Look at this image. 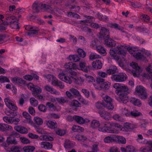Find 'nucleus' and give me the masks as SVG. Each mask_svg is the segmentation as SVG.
<instances>
[{"mask_svg":"<svg viewBox=\"0 0 152 152\" xmlns=\"http://www.w3.org/2000/svg\"><path fill=\"white\" fill-rule=\"evenodd\" d=\"M61 0H54L51 2L50 5L41 3L38 4L34 3L32 5V9L34 12L38 13L39 12V8H40L45 11L49 12H52L54 10H57V8L60 5Z\"/></svg>","mask_w":152,"mask_h":152,"instance_id":"1","label":"nucleus"},{"mask_svg":"<svg viewBox=\"0 0 152 152\" xmlns=\"http://www.w3.org/2000/svg\"><path fill=\"white\" fill-rule=\"evenodd\" d=\"M113 87L116 90V93L119 96L116 97V99L120 102L126 103L128 99L127 95L129 93L127 86L121 84L115 83L113 85Z\"/></svg>","mask_w":152,"mask_h":152,"instance_id":"2","label":"nucleus"},{"mask_svg":"<svg viewBox=\"0 0 152 152\" xmlns=\"http://www.w3.org/2000/svg\"><path fill=\"white\" fill-rule=\"evenodd\" d=\"M120 127L121 126L119 124L112 122H107L105 123L103 126L99 127L98 130L103 132L118 134L119 132V131L116 128Z\"/></svg>","mask_w":152,"mask_h":152,"instance_id":"3","label":"nucleus"},{"mask_svg":"<svg viewBox=\"0 0 152 152\" xmlns=\"http://www.w3.org/2000/svg\"><path fill=\"white\" fill-rule=\"evenodd\" d=\"M126 46L119 44L113 50H110V55L111 56L116 60H118L120 56H125L126 53V51L124 50Z\"/></svg>","mask_w":152,"mask_h":152,"instance_id":"4","label":"nucleus"},{"mask_svg":"<svg viewBox=\"0 0 152 152\" xmlns=\"http://www.w3.org/2000/svg\"><path fill=\"white\" fill-rule=\"evenodd\" d=\"M134 94L138 96L142 99L147 98L148 95L146 89L142 86H137L135 89Z\"/></svg>","mask_w":152,"mask_h":152,"instance_id":"5","label":"nucleus"},{"mask_svg":"<svg viewBox=\"0 0 152 152\" xmlns=\"http://www.w3.org/2000/svg\"><path fill=\"white\" fill-rule=\"evenodd\" d=\"M127 78V75L124 73H120L117 74L113 75L111 77L112 80L119 82L125 81Z\"/></svg>","mask_w":152,"mask_h":152,"instance_id":"6","label":"nucleus"},{"mask_svg":"<svg viewBox=\"0 0 152 152\" xmlns=\"http://www.w3.org/2000/svg\"><path fill=\"white\" fill-rule=\"evenodd\" d=\"M25 28L26 30L28 31L26 33L30 37H32L34 35L37 34L39 31L38 28L29 25L26 26Z\"/></svg>","mask_w":152,"mask_h":152,"instance_id":"7","label":"nucleus"},{"mask_svg":"<svg viewBox=\"0 0 152 152\" xmlns=\"http://www.w3.org/2000/svg\"><path fill=\"white\" fill-rule=\"evenodd\" d=\"M4 101L6 106L10 109L13 111L17 110L18 108L16 105L13 101L10 100L9 98H6Z\"/></svg>","mask_w":152,"mask_h":152,"instance_id":"8","label":"nucleus"},{"mask_svg":"<svg viewBox=\"0 0 152 152\" xmlns=\"http://www.w3.org/2000/svg\"><path fill=\"white\" fill-rule=\"evenodd\" d=\"M41 91L42 89L40 87L35 86L34 90L32 91V94L35 97H37L39 99L44 100L43 96L40 94Z\"/></svg>","mask_w":152,"mask_h":152,"instance_id":"9","label":"nucleus"},{"mask_svg":"<svg viewBox=\"0 0 152 152\" xmlns=\"http://www.w3.org/2000/svg\"><path fill=\"white\" fill-rule=\"evenodd\" d=\"M58 77L61 80L69 84L71 83V79H73L72 76H66L65 74L63 72L60 73L58 75Z\"/></svg>","mask_w":152,"mask_h":152,"instance_id":"10","label":"nucleus"},{"mask_svg":"<svg viewBox=\"0 0 152 152\" xmlns=\"http://www.w3.org/2000/svg\"><path fill=\"white\" fill-rule=\"evenodd\" d=\"M39 144L42 148L45 150H50L53 147L52 144L51 143L46 141H43L41 142Z\"/></svg>","mask_w":152,"mask_h":152,"instance_id":"11","label":"nucleus"},{"mask_svg":"<svg viewBox=\"0 0 152 152\" xmlns=\"http://www.w3.org/2000/svg\"><path fill=\"white\" fill-rule=\"evenodd\" d=\"M44 89L46 91L50 92L51 94L59 95L60 93L56 90L54 88L49 85H46L44 87Z\"/></svg>","mask_w":152,"mask_h":152,"instance_id":"12","label":"nucleus"},{"mask_svg":"<svg viewBox=\"0 0 152 152\" xmlns=\"http://www.w3.org/2000/svg\"><path fill=\"white\" fill-rule=\"evenodd\" d=\"M14 129L19 132L20 133L24 134L28 132V130L25 127L20 126L17 125L14 127Z\"/></svg>","mask_w":152,"mask_h":152,"instance_id":"13","label":"nucleus"},{"mask_svg":"<svg viewBox=\"0 0 152 152\" xmlns=\"http://www.w3.org/2000/svg\"><path fill=\"white\" fill-rule=\"evenodd\" d=\"M105 44L109 47L115 46V42L110 38V36L108 38H105Z\"/></svg>","mask_w":152,"mask_h":152,"instance_id":"14","label":"nucleus"},{"mask_svg":"<svg viewBox=\"0 0 152 152\" xmlns=\"http://www.w3.org/2000/svg\"><path fill=\"white\" fill-rule=\"evenodd\" d=\"M64 67L65 68L68 69V70H70L72 69H75L78 68V66L77 65L73 63L72 62L65 64Z\"/></svg>","mask_w":152,"mask_h":152,"instance_id":"15","label":"nucleus"},{"mask_svg":"<svg viewBox=\"0 0 152 152\" xmlns=\"http://www.w3.org/2000/svg\"><path fill=\"white\" fill-rule=\"evenodd\" d=\"M69 91L72 92V93L75 96L77 97H80L79 98V99H81L80 101L82 103H84V102L85 101V100L83 99H82L80 98L81 95L79 92L76 89L74 88H71Z\"/></svg>","mask_w":152,"mask_h":152,"instance_id":"16","label":"nucleus"},{"mask_svg":"<svg viewBox=\"0 0 152 152\" xmlns=\"http://www.w3.org/2000/svg\"><path fill=\"white\" fill-rule=\"evenodd\" d=\"M23 117L26 118L24 121L25 123H28L30 124H32L33 121L31 119V116L28 113L26 112H24L23 113Z\"/></svg>","mask_w":152,"mask_h":152,"instance_id":"17","label":"nucleus"},{"mask_svg":"<svg viewBox=\"0 0 152 152\" xmlns=\"http://www.w3.org/2000/svg\"><path fill=\"white\" fill-rule=\"evenodd\" d=\"M12 81L15 85H19L20 84H24L25 81L20 77H15L12 78Z\"/></svg>","mask_w":152,"mask_h":152,"instance_id":"18","label":"nucleus"},{"mask_svg":"<svg viewBox=\"0 0 152 152\" xmlns=\"http://www.w3.org/2000/svg\"><path fill=\"white\" fill-rule=\"evenodd\" d=\"M99 113L101 117L106 120H108L110 118V114L104 110L99 111Z\"/></svg>","mask_w":152,"mask_h":152,"instance_id":"19","label":"nucleus"},{"mask_svg":"<svg viewBox=\"0 0 152 152\" xmlns=\"http://www.w3.org/2000/svg\"><path fill=\"white\" fill-rule=\"evenodd\" d=\"M93 67L95 69H101L102 66V63L101 61L98 60L92 63Z\"/></svg>","mask_w":152,"mask_h":152,"instance_id":"20","label":"nucleus"},{"mask_svg":"<svg viewBox=\"0 0 152 152\" xmlns=\"http://www.w3.org/2000/svg\"><path fill=\"white\" fill-rule=\"evenodd\" d=\"M100 34L101 36L103 37L104 39L109 37V31L105 28H102L100 31Z\"/></svg>","mask_w":152,"mask_h":152,"instance_id":"21","label":"nucleus"},{"mask_svg":"<svg viewBox=\"0 0 152 152\" xmlns=\"http://www.w3.org/2000/svg\"><path fill=\"white\" fill-rule=\"evenodd\" d=\"M47 126L49 128L51 129H54L57 126V124L56 122H54L51 121H46Z\"/></svg>","mask_w":152,"mask_h":152,"instance_id":"22","label":"nucleus"},{"mask_svg":"<svg viewBox=\"0 0 152 152\" xmlns=\"http://www.w3.org/2000/svg\"><path fill=\"white\" fill-rule=\"evenodd\" d=\"M10 25L11 28L15 29H19L20 28L18 25V23L16 19L11 20L10 22Z\"/></svg>","mask_w":152,"mask_h":152,"instance_id":"23","label":"nucleus"},{"mask_svg":"<svg viewBox=\"0 0 152 152\" xmlns=\"http://www.w3.org/2000/svg\"><path fill=\"white\" fill-rule=\"evenodd\" d=\"M81 105L80 103L76 100H73L69 102L70 106L75 109L80 107Z\"/></svg>","mask_w":152,"mask_h":152,"instance_id":"24","label":"nucleus"},{"mask_svg":"<svg viewBox=\"0 0 152 152\" xmlns=\"http://www.w3.org/2000/svg\"><path fill=\"white\" fill-rule=\"evenodd\" d=\"M73 79H72L71 83L73 81L74 83L77 84L81 85L83 83L85 80L83 78L80 77L79 78H75L72 76Z\"/></svg>","mask_w":152,"mask_h":152,"instance_id":"25","label":"nucleus"},{"mask_svg":"<svg viewBox=\"0 0 152 152\" xmlns=\"http://www.w3.org/2000/svg\"><path fill=\"white\" fill-rule=\"evenodd\" d=\"M130 102L134 105L140 107L142 103L140 100L134 97H132L130 98Z\"/></svg>","mask_w":152,"mask_h":152,"instance_id":"26","label":"nucleus"},{"mask_svg":"<svg viewBox=\"0 0 152 152\" xmlns=\"http://www.w3.org/2000/svg\"><path fill=\"white\" fill-rule=\"evenodd\" d=\"M134 57L137 60L142 61L146 60V57L140 52H136L135 54H134Z\"/></svg>","mask_w":152,"mask_h":152,"instance_id":"27","label":"nucleus"},{"mask_svg":"<svg viewBox=\"0 0 152 152\" xmlns=\"http://www.w3.org/2000/svg\"><path fill=\"white\" fill-rule=\"evenodd\" d=\"M115 141H117L119 143L125 144L126 143L125 138L121 136L115 135Z\"/></svg>","mask_w":152,"mask_h":152,"instance_id":"28","label":"nucleus"},{"mask_svg":"<svg viewBox=\"0 0 152 152\" xmlns=\"http://www.w3.org/2000/svg\"><path fill=\"white\" fill-rule=\"evenodd\" d=\"M21 151V148L19 146H12L7 150L9 152H20Z\"/></svg>","mask_w":152,"mask_h":152,"instance_id":"29","label":"nucleus"},{"mask_svg":"<svg viewBox=\"0 0 152 152\" xmlns=\"http://www.w3.org/2000/svg\"><path fill=\"white\" fill-rule=\"evenodd\" d=\"M74 120L78 124H83L85 122V120L82 117L79 116L74 115Z\"/></svg>","mask_w":152,"mask_h":152,"instance_id":"30","label":"nucleus"},{"mask_svg":"<svg viewBox=\"0 0 152 152\" xmlns=\"http://www.w3.org/2000/svg\"><path fill=\"white\" fill-rule=\"evenodd\" d=\"M18 142L16 138L12 137H8L6 140V142L10 144L16 145L18 144Z\"/></svg>","mask_w":152,"mask_h":152,"instance_id":"31","label":"nucleus"},{"mask_svg":"<svg viewBox=\"0 0 152 152\" xmlns=\"http://www.w3.org/2000/svg\"><path fill=\"white\" fill-rule=\"evenodd\" d=\"M115 135H113L112 136H108L105 137L104 139V142L107 143H110L114 142L115 141Z\"/></svg>","mask_w":152,"mask_h":152,"instance_id":"32","label":"nucleus"},{"mask_svg":"<svg viewBox=\"0 0 152 152\" xmlns=\"http://www.w3.org/2000/svg\"><path fill=\"white\" fill-rule=\"evenodd\" d=\"M110 27L112 28H114L115 29H118L120 30L123 33H126V32L124 31L123 30V28L120 26L117 23L111 24L110 25Z\"/></svg>","mask_w":152,"mask_h":152,"instance_id":"33","label":"nucleus"},{"mask_svg":"<svg viewBox=\"0 0 152 152\" xmlns=\"http://www.w3.org/2000/svg\"><path fill=\"white\" fill-rule=\"evenodd\" d=\"M97 52L100 54H103L104 56L106 54V51L104 48L101 45H98L96 49Z\"/></svg>","mask_w":152,"mask_h":152,"instance_id":"34","label":"nucleus"},{"mask_svg":"<svg viewBox=\"0 0 152 152\" xmlns=\"http://www.w3.org/2000/svg\"><path fill=\"white\" fill-rule=\"evenodd\" d=\"M35 149L34 146H25L23 148V150L24 152H33Z\"/></svg>","mask_w":152,"mask_h":152,"instance_id":"35","label":"nucleus"},{"mask_svg":"<svg viewBox=\"0 0 152 152\" xmlns=\"http://www.w3.org/2000/svg\"><path fill=\"white\" fill-rule=\"evenodd\" d=\"M121 114L123 116L129 117L130 111L126 107L122 108L120 110Z\"/></svg>","mask_w":152,"mask_h":152,"instance_id":"36","label":"nucleus"},{"mask_svg":"<svg viewBox=\"0 0 152 152\" xmlns=\"http://www.w3.org/2000/svg\"><path fill=\"white\" fill-rule=\"evenodd\" d=\"M56 99L59 103L61 104H64L68 102V100L66 97H57L56 98Z\"/></svg>","mask_w":152,"mask_h":152,"instance_id":"37","label":"nucleus"},{"mask_svg":"<svg viewBox=\"0 0 152 152\" xmlns=\"http://www.w3.org/2000/svg\"><path fill=\"white\" fill-rule=\"evenodd\" d=\"M79 66L81 70L85 72H88V68L86 66V64L85 62H80L79 63Z\"/></svg>","mask_w":152,"mask_h":152,"instance_id":"38","label":"nucleus"},{"mask_svg":"<svg viewBox=\"0 0 152 152\" xmlns=\"http://www.w3.org/2000/svg\"><path fill=\"white\" fill-rule=\"evenodd\" d=\"M100 124L99 121L93 120L91 122V127L93 128H96L100 126Z\"/></svg>","mask_w":152,"mask_h":152,"instance_id":"39","label":"nucleus"},{"mask_svg":"<svg viewBox=\"0 0 152 152\" xmlns=\"http://www.w3.org/2000/svg\"><path fill=\"white\" fill-rule=\"evenodd\" d=\"M117 70V69L115 66H111L110 68L107 70V73L109 74H112L115 73Z\"/></svg>","mask_w":152,"mask_h":152,"instance_id":"40","label":"nucleus"},{"mask_svg":"<svg viewBox=\"0 0 152 152\" xmlns=\"http://www.w3.org/2000/svg\"><path fill=\"white\" fill-rule=\"evenodd\" d=\"M141 114L136 110L130 112L129 117H136L140 116Z\"/></svg>","mask_w":152,"mask_h":152,"instance_id":"41","label":"nucleus"},{"mask_svg":"<svg viewBox=\"0 0 152 152\" xmlns=\"http://www.w3.org/2000/svg\"><path fill=\"white\" fill-rule=\"evenodd\" d=\"M69 58L71 61L75 62L78 61L80 60V58L77 55H70Z\"/></svg>","mask_w":152,"mask_h":152,"instance_id":"42","label":"nucleus"},{"mask_svg":"<svg viewBox=\"0 0 152 152\" xmlns=\"http://www.w3.org/2000/svg\"><path fill=\"white\" fill-rule=\"evenodd\" d=\"M72 143L68 140H66L65 142L64 146L66 148H72L73 146Z\"/></svg>","mask_w":152,"mask_h":152,"instance_id":"43","label":"nucleus"},{"mask_svg":"<svg viewBox=\"0 0 152 152\" xmlns=\"http://www.w3.org/2000/svg\"><path fill=\"white\" fill-rule=\"evenodd\" d=\"M102 96L104 102H106V104L112 102V99L108 96L103 94Z\"/></svg>","mask_w":152,"mask_h":152,"instance_id":"44","label":"nucleus"},{"mask_svg":"<svg viewBox=\"0 0 152 152\" xmlns=\"http://www.w3.org/2000/svg\"><path fill=\"white\" fill-rule=\"evenodd\" d=\"M110 83L108 82H105L102 83V89H103L105 90H108L110 88Z\"/></svg>","mask_w":152,"mask_h":152,"instance_id":"45","label":"nucleus"},{"mask_svg":"<svg viewBox=\"0 0 152 152\" xmlns=\"http://www.w3.org/2000/svg\"><path fill=\"white\" fill-rule=\"evenodd\" d=\"M124 126L125 128L127 129H133L135 128V126L133 124L128 123H125L124 124Z\"/></svg>","mask_w":152,"mask_h":152,"instance_id":"46","label":"nucleus"},{"mask_svg":"<svg viewBox=\"0 0 152 152\" xmlns=\"http://www.w3.org/2000/svg\"><path fill=\"white\" fill-rule=\"evenodd\" d=\"M77 52L79 56L84 58L86 56V53L82 49L79 48L77 50Z\"/></svg>","mask_w":152,"mask_h":152,"instance_id":"47","label":"nucleus"},{"mask_svg":"<svg viewBox=\"0 0 152 152\" xmlns=\"http://www.w3.org/2000/svg\"><path fill=\"white\" fill-rule=\"evenodd\" d=\"M34 122L39 125H42L43 123L42 119L39 117H35L34 118Z\"/></svg>","mask_w":152,"mask_h":152,"instance_id":"48","label":"nucleus"},{"mask_svg":"<svg viewBox=\"0 0 152 152\" xmlns=\"http://www.w3.org/2000/svg\"><path fill=\"white\" fill-rule=\"evenodd\" d=\"M130 66L132 67L135 69L136 72H140V67L138 66L137 64L134 62H132L130 64Z\"/></svg>","mask_w":152,"mask_h":152,"instance_id":"49","label":"nucleus"},{"mask_svg":"<svg viewBox=\"0 0 152 152\" xmlns=\"http://www.w3.org/2000/svg\"><path fill=\"white\" fill-rule=\"evenodd\" d=\"M31 104L34 106L36 107L38 104V101L34 97H31L30 99Z\"/></svg>","mask_w":152,"mask_h":152,"instance_id":"50","label":"nucleus"},{"mask_svg":"<svg viewBox=\"0 0 152 152\" xmlns=\"http://www.w3.org/2000/svg\"><path fill=\"white\" fill-rule=\"evenodd\" d=\"M56 132L57 134L63 136L66 134V131L64 129H58L56 131Z\"/></svg>","mask_w":152,"mask_h":152,"instance_id":"51","label":"nucleus"},{"mask_svg":"<svg viewBox=\"0 0 152 152\" xmlns=\"http://www.w3.org/2000/svg\"><path fill=\"white\" fill-rule=\"evenodd\" d=\"M76 138L78 140L84 141L87 139L86 137L80 134L77 135L75 136Z\"/></svg>","mask_w":152,"mask_h":152,"instance_id":"52","label":"nucleus"},{"mask_svg":"<svg viewBox=\"0 0 152 152\" xmlns=\"http://www.w3.org/2000/svg\"><path fill=\"white\" fill-rule=\"evenodd\" d=\"M100 58H101V56L95 53H91L89 56L90 59L92 60Z\"/></svg>","mask_w":152,"mask_h":152,"instance_id":"53","label":"nucleus"},{"mask_svg":"<svg viewBox=\"0 0 152 152\" xmlns=\"http://www.w3.org/2000/svg\"><path fill=\"white\" fill-rule=\"evenodd\" d=\"M97 18L101 20L106 21L108 19V17L107 16H104L102 15H101L99 13H98L96 15Z\"/></svg>","mask_w":152,"mask_h":152,"instance_id":"54","label":"nucleus"},{"mask_svg":"<svg viewBox=\"0 0 152 152\" xmlns=\"http://www.w3.org/2000/svg\"><path fill=\"white\" fill-rule=\"evenodd\" d=\"M148 2V0L147 1V5L145 7V9L147 11L152 13V4L149 3Z\"/></svg>","mask_w":152,"mask_h":152,"instance_id":"55","label":"nucleus"},{"mask_svg":"<svg viewBox=\"0 0 152 152\" xmlns=\"http://www.w3.org/2000/svg\"><path fill=\"white\" fill-rule=\"evenodd\" d=\"M20 140L23 144H27L30 143V141L28 138L25 137H21L20 138Z\"/></svg>","mask_w":152,"mask_h":152,"instance_id":"56","label":"nucleus"},{"mask_svg":"<svg viewBox=\"0 0 152 152\" xmlns=\"http://www.w3.org/2000/svg\"><path fill=\"white\" fill-rule=\"evenodd\" d=\"M10 81L6 77L3 76H0V82L1 83H4L5 82H10Z\"/></svg>","mask_w":152,"mask_h":152,"instance_id":"57","label":"nucleus"},{"mask_svg":"<svg viewBox=\"0 0 152 152\" xmlns=\"http://www.w3.org/2000/svg\"><path fill=\"white\" fill-rule=\"evenodd\" d=\"M87 19L82 21V22L84 23H91L94 20V18L91 16H87Z\"/></svg>","mask_w":152,"mask_h":152,"instance_id":"58","label":"nucleus"},{"mask_svg":"<svg viewBox=\"0 0 152 152\" xmlns=\"http://www.w3.org/2000/svg\"><path fill=\"white\" fill-rule=\"evenodd\" d=\"M36 131L38 133L42 134H47L46 132L42 128H38L36 129Z\"/></svg>","mask_w":152,"mask_h":152,"instance_id":"59","label":"nucleus"},{"mask_svg":"<svg viewBox=\"0 0 152 152\" xmlns=\"http://www.w3.org/2000/svg\"><path fill=\"white\" fill-rule=\"evenodd\" d=\"M85 76L86 77V80L88 82H93L94 81V78L90 75H87L86 74H85Z\"/></svg>","mask_w":152,"mask_h":152,"instance_id":"60","label":"nucleus"},{"mask_svg":"<svg viewBox=\"0 0 152 152\" xmlns=\"http://www.w3.org/2000/svg\"><path fill=\"white\" fill-rule=\"evenodd\" d=\"M38 108L40 111L43 112H46L47 110L46 107L42 104H41L39 105Z\"/></svg>","mask_w":152,"mask_h":152,"instance_id":"61","label":"nucleus"},{"mask_svg":"<svg viewBox=\"0 0 152 152\" xmlns=\"http://www.w3.org/2000/svg\"><path fill=\"white\" fill-rule=\"evenodd\" d=\"M105 106V103L103 102L102 103L100 102H97L96 104V107L98 109H101L103 107Z\"/></svg>","mask_w":152,"mask_h":152,"instance_id":"62","label":"nucleus"},{"mask_svg":"<svg viewBox=\"0 0 152 152\" xmlns=\"http://www.w3.org/2000/svg\"><path fill=\"white\" fill-rule=\"evenodd\" d=\"M141 19L146 22H148L150 20V18L147 15L142 14L141 15Z\"/></svg>","mask_w":152,"mask_h":152,"instance_id":"63","label":"nucleus"},{"mask_svg":"<svg viewBox=\"0 0 152 152\" xmlns=\"http://www.w3.org/2000/svg\"><path fill=\"white\" fill-rule=\"evenodd\" d=\"M126 150L127 152H134V147L131 145H129L126 147Z\"/></svg>","mask_w":152,"mask_h":152,"instance_id":"64","label":"nucleus"}]
</instances>
